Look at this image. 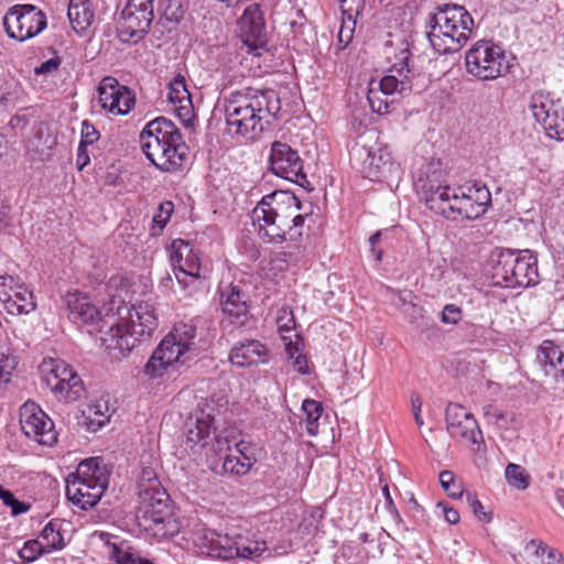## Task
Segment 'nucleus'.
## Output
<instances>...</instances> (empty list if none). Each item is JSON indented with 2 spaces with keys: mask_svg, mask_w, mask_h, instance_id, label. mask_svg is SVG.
I'll list each match as a JSON object with an SVG mask.
<instances>
[{
  "mask_svg": "<svg viewBox=\"0 0 564 564\" xmlns=\"http://www.w3.org/2000/svg\"><path fill=\"white\" fill-rule=\"evenodd\" d=\"M280 109V98L273 89L245 87L230 91L221 101L227 132L247 141L258 138Z\"/></svg>",
  "mask_w": 564,
  "mask_h": 564,
  "instance_id": "f257e3e1",
  "label": "nucleus"
},
{
  "mask_svg": "<svg viewBox=\"0 0 564 564\" xmlns=\"http://www.w3.org/2000/svg\"><path fill=\"white\" fill-rule=\"evenodd\" d=\"M300 209L301 203L294 194L274 191L262 197L252 209L251 218L268 242L280 245L302 236L304 216L299 214Z\"/></svg>",
  "mask_w": 564,
  "mask_h": 564,
  "instance_id": "f03ea898",
  "label": "nucleus"
},
{
  "mask_svg": "<svg viewBox=\"0 0 564 564\" xmlns=\"http://www.w3.org/2000/svg\"><path fill=\"white\" fill-rule=\"evenodd\" d=\"M139 139L142 152L160 171L173 173L184 166L188 148L173 121L155 118L147 123Z\"/></svg>",
  "mask_w": 564,
  "mask_h": 564,
  "instance_id": "7ed1b4c3",
  "label": "nucleus"
},
{
  "mask_svg": "<svg viewBox=\"0 0 564 564\" xmlns=\"http://www.w3.org/2000/svg\"><path fill=\"white\" fill-rule=\"evenodd\" d=\"M474 25L473 17L464 7L445 3L430 14L427 37L437 53H456L470 39Z\"/></svg>",
  "mask_w": 564,
  "mask_h": 564,
  "instance_id": "20e7f679",
  "label": "nucleus"
},
{
  "mask_svg": "<svg viewBox=\"0 0 564 564\" xmlns=\"http://www.w3.org/2000/svg\"><path fill=\"white\" fill-rule=\"evenodd\" d=\"M118 321L110 324L109 330L102 340L110 349L129 352L138 338L150 337L158 326L154 308L149 303L135 305H119L117 307Z\"/></svg>",
  "mask_w": 564,
  "mask_h": 564,
  "instance_id": "39448f33",
  "label": "nucleus"
},
{
  "mask_svg": "<svg viewBox=\"0 0 564 564\" xmlns=\"http://www.w3.org/2000/svg\"><path fill=\"white\" fill-rule=\"evenodd\" d=\"M191 539L197 552L203 555L230 560L235 557L253 560L267 550L264 541L252 540L246 535H220L203 523H196Z\"/></svg>",
  "mask_w": 564,
  "mask_h": 564,
  "instance_id": "423d86ee",
  "label": "nucleus"
},
{
  "mask_svg": "<svg viewBox=\"0 0 564 564\" xmlns=\"http://www.w3.org/2000/svg\"><path fill=\"white\" fill-rule=\"evenodd\" d=\"M110 469L100 457L80 462L66 478V496L83 510L95 507L109 485Z\"/></svg>",
  "mask_w": 564,
  "mask_h": 564,
  "instance_id": "0eeeda50",
  "label": "nucleus"
},
{
  "mask_svg": "<svg viewBox=\"0 0 564 564\" xmlns=\"http://www.w3.org/2000/svg\"><path fill=\"white\" fill-rule=\"evenodd\" d=\"M494 284L528 288L539 282L538 259L525 250L496 249L490 257Z\"/></svg>",
  "mask_w": 564,
  "mask_h": 564,
  "instance_id": "6e6552de",
  "label": "nucleus"
},
{
  "mask_svg": "<svg viewBox=\"0 0 564 564\" xmlns=\"http://www.w3.org/2000/svg\"><path fill=\"white\" fill-rule=\"evenodd\" d=\"M443 192L445 198L438 196L433 200L434 213L451 220H473L482 216L490 202L491 194L481 183L465 184L451 187Z\"/></svg>",
  "mask_w": 564,
  "mask_h": 564,
  "instance_id": "1a4fd4ad",
  "label": "nucleus"
},
{
  "mask_svg": "<svg viewBox=\"0 0 564 564\" xmlns=\"http://www.w3.org/2000/svg\"><path fill=\"white\" fill-rule=\"evenodd\" d=\"M513 56L500 44L479 40L465 54L466 72L479 80H494L507 74Z\"/></svg>",
  "mask_w": 564,
  "mask_h": 564,
  "instance_id": "9d476101",
  "label": "nucleus"
},
{
  "mask_svg": "<svg viewBox=\"0 0 564 564\" xmlns=\"http://www.w3.org/2000/svg\"><path fill=\"white\" fill-rule=\"evenodd\" d=\"M350 162L365 178L370 181L383 182L400 177V165L393 161L387 148H368L356 143L350 150Z\"/></svg>",
  "mask_w": 564,
  "mask_h": 564,
  "instance_id": "9b49d317",
  "label": "nucleus"
},
{
  "mask_svg": "<svg viewBox=\"0 0 564 564\" xmlns=\"http://www.w3.org/2000/svg\"><path fill=\"white\" fill-rule=\"evenodd\" d=\"M413 183L416 192L424 200L429 209L434 212L433 200L441 196L445 198L443 192H448L452 186L445 182L446 172L440 159L421 158L413 166Z\"/></svg>",
  "mask_w": 564,
  "mask_h": 564,
  "instance_id": "f8f14e48",
  "label": "nucleus"
},
{
  "mask_svg": "<svg viewBox=\"0 0 564 564\" xmlns=\"http://www.w3.org/2000/svg\"><path fill=\"white\" fill-rule=\"evenodd\" d=\"M218 294L225 318L236 327L245 326L251 316L247 285L241 280H221L218 285Z\"/></svg>",
  "mask_w": 564,
  "mask_h": 564,
  "instance_id": "ddd939ff",
  "label": "nucleus"
},
{
  "mask_svg": "<svg viewBox=\"0 0 564 564\" xmlns=\"http://www.w3.org/2000/svg\"><path fill=\"white\" fill-rule=\"evenodd\" d=\"M3 25L10 37L23 42L45 29L46 17L34 6H14L4 15Z\"/></svg>",
  "mask_w": 564,
  "mask_h": 564,
  "instance_id": "4468645a",
  "label": "nucleus"
},
{
  "mask_svg": "<svg viewBox=\"0 0 564 564\" xmlns=\"http://www.w3.org/2000/svg\"><path fill=\"white\" fill-rule=\"evenodd\" d=\"M529 108L547 137L564 140V108L558 100H554L550 93L536 91L530 98Z\"/></svg>",
  "mask_w": 564,
  "mask_h": 564,
  "instance_id": "2eb2a0df",
  "label": "nucleus"
},
{
  "mask_svg": "<svg viewBox=\"0 0 564 564\" xmlns=\"http://www.w3.org/2000/svg\"><path fill=\"white\" fill-rule=\"evenodd\" d=\"M268 162L274 175L301 186L307 183L304 162L297 150L290 144L282 141L272 142Z\"/></svg>",
  "mask_w": 564,
  "mask_h": 564,
  "instance_id": "dca6fc26",
  "label": "nucleus"
},
{
  "mask_svg": "<svg viewBox=\"0 0 564 564\" xmlns=\"http://www.w3.org/2000/svg\"><path fill=\"white\" fill-rule=\"evenodd\" d=\"M20 425L24 435L40 445L52 446L57 441L53 421L35 402L20 408Z\"/></svg>",
  "mask_w": 564,
  "mask_h": 564,
  "instance_id": "f3484780",
  "label": "nucleus"
},
{
  "mask_svg": "<svg viewBox=\"0 0 564 564\" xmlns=\"http://www.w3.org/2000/svg\"><path fill=\"white\" fill-rule=\"evenodd\" d=\"M446 431L454 438L479 445L482 433L473 413L458 403H449L445 411Z\"/></svg>",
  "mask_w": 564,
  "mask_h": 564,
  "instance_id": "a211bd4d",
  "label": "nucleus"
},
{
  "mask_svg": "<svg viewBox=\"0 0 564 564\" xmlns=\"http://www.w3.org/2000/svg\"><path fill=\"white\" fill-rule=\"evenodd\" d=\"M170 262L175 279L183 288L188 285L187 279L200 278V260L191 245L182 239H175L170 247Z\"/></svg>",
  "mask_w": 564,
  "mask_h": 564,
  "instance_id": "6ab92c4d",
  "label": "nucleus"
},
{
  "mask_svg": "<svg viewBox=\"0 0 564 564\" xmlns=\"http://www.w3.org/2000/svg\"><path fill=\"white\" fill-rule=\"evenodd\" d=\"M98 102L111 115H127L134 106L135 98L131 90L110 76L105 77L98 86Z\"/></svg>",
  "mask_w": 564,
  "mask_h": 564,
  "instance_id": "aec40b11",
  "label": "nucleus"
},
{
  "mask_svg": "<svg viewBox=\"0 0 564 564\" xmlns=\"http://www.w3.org/2000/svg\"><path fill=\"white\" fill-rule=\"evenodd\" d=\"M186 359L187 352L165 336L145 364L144 373L152 379L161 378L170 370H176V365Z\"/></svg>",
  "mask_w": 564,
  "mask_h": 564,
  "instance_id": "412c9836",
  "label": "nucleus"
},
{
  "mask_svg": "<svg viewBox=\"0 0 564 564\" xmlns=\"http://www.w3.org/2000/svg\"><path fill=\"white\" fill-rule=\"evenodd\" d=\"M241 39L250 51H256L267 44V31L263 12L257 3L247 7L239 20Z\"/></svg>",
  "mask_w": 564,
  "mask_h": 564,
  "instance_id": "4be33fe9",
  "label": "nucleus"
},
{
  "mask_svg": "<svg viewBox=\"0 0 564 564\" xmlns=\"http://www.w3.org/2000/svg\"><path fill=\"white\" fill-rule=\"evenodd\" d=\"M154 15L124 7L117 20V35L123 43H137L148 32Z\"/></svg>",
  "mask_w": 564,
  "mask_h": 564,
  "instance_id": "5701e85b",
  "label": "nucleus"
},
{
  "mask_svg": "<svg viewBox=\"0 0 564 564\" xmlns=\"http://www.w3.org/2000/svg\"><path fill=\"white\" fill-rule=\"evenodd\" d=\"M409 58V50H401V52L395 56L397 61L390 68V72L394 74L386 75L379 82L376 80L375 86L383 96L389 97L395 93L402 95L404 91L411 89L408 80V74L410 73Z\"/></svg>",
  "mask_w": 564,
  "mask_h": 564,
  "instance_id": "b1692460",
  "label": "nucleus"
},
{
  "mask_svg": "<svg viewBox=\"0 0 564 564\" xmlns=\"http://www.w3.org/2000/svg\"><path fill=\"white\" fill-rule=\"evenodd\" d=\"M216 430L215 417L210 413L204 410L196 412L187 423L186 444L192 449L207 448Z\"/></svg>",
  "mask_w": 564,
  "mask_h": 564,
  "instance_id": "393cba45",
  "label": "nucleus"
},
{
  "mask_svg": "<svg viewBox=\"0 0 564 564\" xmlns=\"http://www.w3.org/2000/svg\"><path fill=\"white\" fill-rule=\"evenodd\" d=\"M67 311V317L74 323H95L100 317V312L89 297L79 291H69L63 299Z\"/></svg>",
  "mask_w": 564,
  "mask_h": 564,
  "instance_id": "a878e982",
  "label": "nucleus"
},
{
  "mask_svg": "<svg viewBox=\"0 0 564 564\" xmlns=\"http://www.w3.org/2000/svg\"><path fill=\"white\" fill-rule=\"evenodd\" d=\"M167 99L174 107V112L183 122H191L194 118V107L185 77L177 75L169 84Z\"/></svg>",
  "mask_w": 564,
  "mask_h": 564,
  "instance_id": "bb28decb",
  "label": "nucleus"
},
{
  "mask_svg": "<svg viewBox=\"0 0 564 564\" xmlns=\"http://www.w3.org/2000/svg\"><path fill=\"white\" fill-rule=\"evenodd\" d=\"M538 360L546 376L562 379L564 383V346L544 340L539 347Z\"/></svg>",
  "mask_w": 564,
  "mask_h": 564,
  "instance_id": "cd10ccee",
  "label": "nucleus"
},
{
  "mask_svg": "<svg viewBox=\"0 0 564 564\" xmlns=\"http://www.w3.org/2000/svg\"><path fill=\"white\" fill-rule=\"evenodd\" d=\"M229 358L238 367L264 364L269 359V349L259 340H246L231 349Z\"/></svg>",
  "mask_w": 564,
  "mask_h": 564,
  "instance_id": "c85d7f7f",
  "label": "nucleus"
},
{
  "mask_svg": "<svg viewBox=\"0 0 564 564\" xmlns=\"http://www.w3.org/2000/svg\"><path fill=\"white\" fill-rule=\"evenodd\" d=\"M169 501V495L164 488L149 495L144 491L142 497H140V502L143 508L144 524L156 519H162V517L171 512Z\"/></svg>",
  "mask_w": 564,
  "mask_h": 564,
  "instance_id": "c756f323",
  "label": "nucleus"
},
{
  "mask_svg": "<svg viewBox=\"0 0 564 564\" xmlns=\"http://www.w3.org/2000/svg\"><path fill=\"white\" fill-rule=\"evenodd\" d=\"M67 17L76 33L86 31L94 21V10L89 0H69Z\"/></svg>",
  "mask_w": 564,
  "mask_h": 564,
  "instance_id": "7c9ffc66",
  "label": "nucleus"
},
{
  "mask_svg": "<svg viewBox=\"0 0 564 564\" xmlns=\"http://www.w3.org/2000/svg\"><path fill=\"white\" fill-rule=\"evenodd\" d=\"M59 375L58 381H61L59 386H63L61 389H56V395L63 397L65 399L75 400L80 395L83 390L82 388V379L76 373V371L67 365L64 360L59 364Z\"/></svg>",
  "mask_w": 564,
  "mask_h": 564,
  "instance_id": "2f4dec72",
  "label": "nucleus"
},
{
  "mask_svg": "<svg viewBox=\"0 0 564 564\" xmlns=\"http://www.w3.org/2000/svg\"><path fill=\"white\" fill-rule=\"evenodd\" d=\"M525 552L534 557V564H564L562 553L541 540H531L525 544Z\"/></svg>",
  "mask_w": 564,
  "mask_h": 564,
  "instance_id": "473e14b6",
  "label": "nucleus"
},
{
  "mask_svg": "<svg viewBox=\"0 0 564 564\" xmlns=\"http://www.w3.org/2000/svg\"><path fill=\"white\" fill-rule=\"evenodd\" d=\"M197 327L194 321L178 322L166 335L172 341H176L181 348L189 354L195 348Z\"/></svg>",
  "mask_w": 564,
  "mask_h": 564,
  "instance_id": "72a5a7b5",
  "label": "nucleus"
},
{
  "mask_svg": "<svg viewBox=\"0 0 564 564\" xmlns=\"http://www.w3.org/2000/svg\"><path fill=\"white\" fill-rule=\"evenodd\" d=\"M10 314H29L35 310L33 294L23 285H20L3 303Z\"/></svg>",
  "mask_w": 564,
  "mask_h": 564,
  "instance_id": "f704fd0d",
  "label": "nucleus"
},
{
  "mask_svg": "<svg viewBox=\"0 0 564 564\" xmlns=\"http://www.w3.org/2000/svg\"><path fill=\"white\" fill-rule=\"evenodd\" d=\"M25 91L22 85L14 78H10L0 87V107L12 109L25 104Z\"/></svg>",
  "mask_w": 564,
  "mask_h": 564,
  "instance_id": "c9c22d12",
  "label": "nucleus"
},
{
  "mask_svg": "<svg viewBox=\"0 0 564 564\" xmlns=\"http://www.w3.org/2000/svg\"><path fill=\"white\" fill-rule=\"evenodd\" d=\"M62 525L63 523L59 520L54 519L43 528L40 534V541L43 542L46 553H50L53 550H62L65 546Z\"/></svg>",
  "mask_w": 564,
  "mask_h": 564,
  "instance_id": "e433bc0d",
  "label": "nucleus"
},
{
  "mask_svg": "<svg viewBox=\"0 0 564 564\" xmlns=\"http://www.w3.org/2000/svg\"><path fill=\"white\" fill-rule=\"evenodd\" d=\"M144 529L152 531L155 536L169 538L174 536L181 530L180 522L173 517L172 511L162 519H156L144 524Z\"/></svg>",
  "mask_w": 564,
  "mask_h": 564,
  "instance_id": "4c0bfd02",
  "label": "nucleus"
},
{
  "mask_svg": "<svg viewBox=\"0 0 564 564\" xmlns=\"http://www.w3.org/2000/svg\"><path fill=\"white\" fill-rule=\"evenodd\" d=\"M63 360L59 358H45L41 362L39 370L42 376V381L54 392L56 393V389L63 388L61 381H58L57 375H59V364Z\"/></svg>",
  "mask_w": 564,
  "mask_h": 564,
  "instance_id": "58836bf2",
  "label": "nucleus"
},
{
  "mask_svg": "<svg viewBox=\"0 0 564 564\" xmlns=\"http://www.w3.org/2000/svg\"><path fill=\"white\" fill-rule=\"evenodd\" d=\"M257 458H240L232 452L224 456L223 470L232 476H245L256 464Z\"/></svg>",
  "mask_w": 564,
  "mask_h": 564,
  "instance_id": "ea45409f",
  "label": "nucleus"
},
{
  "mask_svg": "<svg viewBox=\"0 0 564 564\" xmlns=\"http://www.w3.org/2000/svg\"><path fill=\"white\" fill-rule=\"evenodd\" d=\"M110 557L117 564H154L149 558L141 556L137 550L124 544L113 545Z\"/></svg>",
  "mask_w": 564,
  "mask_h": 564,
  "instance_id": "a19ab883",
  "label": "nucleus"
},
{
  "mask_svg": "<svg viewBox=\"0 0 564 564\" xmlns=\"http://www.w3.org/2000/svg\"><path fill=\"white\" fill-rule=\"evenodd\" d=\"M302 411L304 413V420L306 424V431L311 436H315L318 433V421L323 413V406L319 402L306 399L302 403Z\"/></svg>",
  "mask_w": 564,
  "mask_h": 564,
  "instance_id": "79ce46f5",
  "label": "nucleus"
},
{
  "mask_svg": "<svg viewBox=\"0 0 564 564\" xmlns=\"http://www.w3.org/2000/svg\"><path fill=\"white\" fill-rule=\"evenodd\" d=\"M482 414L487 423L492 424L500 430L509 429L514 421L513 413L499 411L491 404L485 405L482 408Z\"/></svg>",
  "mask_w": 564,
  "mask_h": 564,
  "instance_id": "37998d69",
  "label": "nucleus"
},
{
  "mask_svg": "<svg viewBox=\"0 0 564 564\" xmlns=\"http://www.w3.org/2000/svg\"><path fill=\"white\" fill-rule=\"evenodd\" d=\"M139 498L142 497L144 491L149 495L159 489H163L156 471L152 467H143L138 480Z\"/></svg>",
  "mask_w": 564,
  "mask_h": 564,
  "instance_id": "c03bdc74",
  "label": "nucleus"
},
{
  "mask_svg": "<svg viewBox=\"0 0 564 564\" xmlns=\"http://www.w3.org/2000/svg\"><path fill=\"white\" fill-rule=\"evenodd\" d=\"M508 484L519 490H524L529 486V475L524 469L514 463H509L505 470Z\"/></svg>",
  "mask_w": 564,
  "mask_h": 564,
  "instance_id": "a18cd8bd",
  "label": "nucleus"
},
{
  "mask_svg": "<svg viewBox=\"0 0 564 564\" xmlns=\"http://www.w3.org/2000/svg\"><path fill=\"white\" fill-rule=\"evenodd\" d=\"M376 80L372 79L369 83V89L367 94V99L370 105V108L373 112H377L379 115L387 113L389 110V104L388 97L383 96L380 90L377 89Z\"/></svg>",
  "mask_w": 564,
  "mask_h": 564,
  "instance_id": "49530a36",
  "label": "nucleus"
},
{
  "mask_svg": "<svg viewBox=\"0 0 564 564\" xmlns=\"http://www.w3.org/2000/svg\"><path fill=\"white\" fill-rule=\"evenodd\" d=\"M440 482L448 497L458 499L463 496V486L456 480L451 470H443L440 473Z\"/></svg>",
  "mask_w": 564,
  "mask_h": 564,
  "instance_id": "de8ad7c7",
  "label": "nucleus"
},
{
  "mask_svg": "<svg viewBox=\"0 0 564 564\" xmlns=\"http://www.w3.org/2000/svg\"><path fill=\"white\" fill-rule=\"evenodd\" d=\"M392 294L397 306L409 305V308L412 311L409 317L410 322L414 323L417 317H422V307L412 302L413 294L411 291H392Z\"/></svg>",
  "mask_w": 564,
  "mask_h": 564,
  "instance_id": "09e8293b",
  "label": "nucleus"
},
{
  "mask_svg": "<svg viewBox=\"0 0 564 564\" xmlns=\"http://www.w3.org/2000/svg\"><path fill=\"white\" fill-rule=\"evenodd\" d=\"M0 500L11 509V514L14 517L28 512L31 508L29 503L18 500L10 490L2 486H0Z\"/></svg>",
  "mask_w": 564,
  "mask_h": 564,
  "instance_id": "8fccbe9b",
  "label": "nucleus"
},
{
  "mask_svg": "<svg viewBox=\"0 0 564 564\" xmlns=\"http://www.w3.org/2000/svg\"><path fill=\"white\" fill-rule=\"evenodd\" d=\"M45 546L40 540H29L24 542L23 546L19 550V557L28 563L34 562L42 554H45Z\"/></svg>",
  "mask_w": 564,
  "mask_h": 564,
  "instance_id": "3c124183",
  "label": "nucleus"
},
{
  "mask_svg": "<svg viewBox=\"0 0 564 564\" xmlns=\"http://www.w3.org/2000/svg\"><path fill=\"white\" fill-rule=\"evenodd\" d=\"M285 352L290 359L293 360L294 369L302 375L308 373L307 359L304 354L300 351L297 343H289L285 347Z\"/></svg>",
  "mask_w": 564,
  "mask_h": 564,
  "instance_id": "603ef678",
  "label": "nucleus"
},
{
  "mask_svg": "<svg viewBox=\"0 0 564 564\" xmlns=\"http://www.w3.org/2000/svg\"><path fill=\"white\" fill-rule=\"evenodd\" d=\"M206 451V456L209 454H214L216 456H224L226 454H229L232 452L229 445V440L227 436L223 435L220 432L216 430L215 434L212 436V441L209 443V446L207 448H204Z\"/></svg>",
  "mask_w": 564,
  "mask_h": 564,
  "instance_id": "864d4df0",
  "label": "nucleus"
},
{
  "mask_svg": "<svg viewBox=\"0 0 564 564\" xmlns=\"http://www.w3.org/2000/svg\"><path fill=\"white\" fill-rule=\"evenodd\" d=\"M173 203L164 202L159 206L158 213L153 216V235H156L163 230V228L169 223L171 215L173 213Z\"/></svg>",
  "mask_w": 564,
  "mask_h": 564,
  "instance_id": "5fc2aeb1",
  "label": "nucleus"
},
{
  "mask_svg": "<svg viewBox=\"0 0 564 564\" xmlns=\"http://www.w3.org/2000/svg\"><path fill=\"white\" fill-rule=\"evenodd\" d=\"M185 15V8L181 0H167L163 11L165 21L177 24Z\"/></svg>",
  "mask_w": 564,
  "mask_h": 564,
  "instance_id": "6e6d98bb",
  "label": "nucleus"
},
{
  "mask_svg": "<svg viewBox=\"0 0 564 564\" xmlns=\"http://www.w3.org/2000/svg\"><path fill=\"white\" fill-rule=\"evenodd\" d=\"M357 18L341 17V25L338 32V42L341 48H345L352 40Z\"/></svg>",
  "mask_w": 564,
  "mask_h": 564,
  "instance_id": "4d7b16f0",
  "label": "nucleus"
},
{
  "mask_svg": "<svg viewBox=\"0 0 564 564\" xmlns=\"http://www.w3.org/2000/svg\"><path fill=\"white\" fill-rule=\"evenodd\" d=\"M102 409L108 411V406L100 402L90 408V411H93L95 415V417L89 420L88 427L90 430L96 431L102 427L109 421L110 415L106 414Z\"/></svg>",
  "mask_w": 564,
  "mask_h": 564,
  "instance_id": "13d9d810",
  "label": "nucleus"
},
{
  "mask_svg": "<svg viewBox=\"0 0 564 564\" xmlns=\"http://www.w3.org/2000/svg\"><path fill=\"white\" fill-rule=\"evenodd\" d=\"M343 17L358 18L365 7V0H339Z\"/></svg>",
  "mask_w": 564,
  "mask_h": 564,
  "instance_id": "bf43d9fd",
  "label": "nucleus"
},
{
  "mask_svg": "<svg viewBox=\"0 0 564 564\" xmlns=\"http://www.w3.org/2000/svg\"><path fill=\"white\" fill-rule=\"evenodd\" d=\"M80 142L83 145L94 144L100 137L99 131L87 120L82 122Z\"/></svg>",
  "mask_w": 564,
  "mask_h": 564,
  "instance_id": "052dcab7",
  "label": "nucleus"
},
{
  "mask_svg": "<svg viewBox=\"0 0 564 564\" xmlns=\"http://www.w3.org/2000/svg\"><path fill=\"white\" fill-rule=\"evenodd\" d=\"M14 367V358L7 354L0 352V382H8L10 380V376Z\"/></svg>",
  "mask_w": 564,
  "mask_h": 564,
  "instance_id": "680f3d73",
  "label": "nucleus"
},
{
  "mask_svg": "<svg viewBox=\"0 0 564 564\" xmlns=\"http://www.w3.org/2000/svg\"><path fill=\"white\" fill-rule=\"evenodd\" d=\"M19 286L20 284L14 281L13 276H0V301L4 303L6 297L10 296Z\"/></svg>",
  "mask_w": 564,
  "mask_h": 564,
  "instance_id": "e2e57ef3",
  "label": "nucleus"
},
{
  "mask_svg": "<svg viewBox=\"0 0 564 564\" xmlns=\"http://www.w3.org/2000/svg\"><path fill=\"white\" fill-rule=\"evenodd\" d=\"M462 318V310L455 304H446L442 312V322L445 324H457Z\"/></svg>",
  "mask_w": 564,
  "mask_h": 564,
  "instance_id": "0e129e2a",
  "label": "nucleus"
},
{
  "mask_svg": "<svg viewBox=\"0 0 564 564\" xmlns=\"http://www.w3.org/2000/svg\"><path fill=\"white\" fill-rule=\"evenodd\" d=\"M467 501L469 507L471 508L474 514L481 521L488 522L490 521V516H488L485 510L482 503L477 499L476 496L468 494Z\"/></svg>",
  "mask_w": 564,
  "mask_h": 564,
  "instance_id": "69168bd1",
  "label": "nucleus"
},
{
  "mask_svg": "<svg viewBox=\"0 0 564 564\" xmlns=\"http://www.w3.org/2000/svg\"><path fill=\"white\" fill-rule=\"evenodd\" d=\"M61 65V58L58 56H54L43 63L40 66L35 67L34 72L36 75L42 74H51L58 69Z\"/></svg>",
  "mask_w": 564,
  "mask_h": 564,
  "instance_id": "338daca9",
  "label": "nucleus"
},
{
  "mask_svg": "<svg viewBox=\"0 0 564 564\" xmlns=\"http://www.w3.org/2000/svg\"><path fill=\"white\" fill-rule=\"evenodd\" d=\"M436 508L442 510V513L448 523L456 524L459 522L460 517L458 511L453 507H449L446 502H438Z\"/></svg>",
  "mask_w": 564,
  "mask_h": 564,
  "instance_id": "774afa93",
  "label": "nucleus"
}]
</instances>
